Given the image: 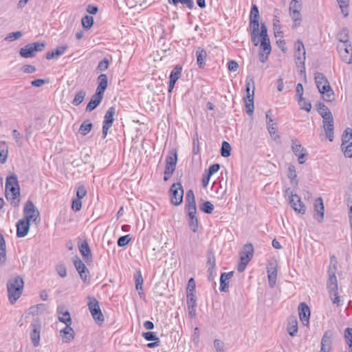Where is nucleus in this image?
<instances>
[{
  "instance_id": "nucleus-1",
  "label": "nucleus",
  "mask_w": 352,
  "mask_h": 352,
  "mask_svg": "<svg viewBox=\"0 0 352 352\" xmlns=\"http://www.w3.org/2000/svg\"><path fill=\"white\" fill-rule=\"evenodd\" d=\"M6 197L13 207H18L20 204V186L16 175H12L6 177Z\"/></svg>"
},
{
  "instance_id": "nucleus-2",
  "label": "nucleus",
  "mask_w": 352,
  "mask_h": 352,
  "mask_svg": "<svg viewBox=\"0 0 352 352\" xmlns=\"http://www.w3.org/2000/svg\"><path fill=\"white\" fill-rule=\"evenodd\" d=\"M186 208L189 217V226L193 232L198 228V219L196 217L197 208L194 192L192 190L187 191L186 195Z\"/></svg>"
},
{
  "instance_id": "nucleus-3",
  "label": "nucleus",
  "mask_w": 352,
  "mask_h": 352,
  "mask_svg": "<svg viewBox=\"0 0 352 352\" xmlns=\"http://www.w3.org/2000/svg\"><path fill=\"white\" fill-rule=\"evenodd\" d=\"M318 113L323 119V128L326 133V137L330 142L333 140V118L331 112L324 104H320Z\"/></svg>"
},
{
  "instance_id": "nucleus-4",
  "label": "nucleus",
  "mask_w": 352,
  "mask_h": 352,
  "mask_svg": "<svg viewBox=\"0 0 352 352\" xmlns=\"http://www.w3.org/2000/svg\"><path fill=\"white\" fill-rule=\"evenodd\" d=\"M315 82L319 92L323 95L324 99L327 102H331L334 99L333 92L324 75L322 73H316Z\"/></svg>"
},
{
  "instance_id": "nucleus-5",
  "label": "nucleus",
  "mask_w": 352,
  "mask_h": 352,
  "mask_svg": "<svg viewBox=\"0 0 352 352\" xmlns=\"http://www.w3.org/2000/svg\"><path fill=\"white\" fill-rule=\"evenodd\" d=\"M254 80L252 76H248L245 80L246 96L244 98L246 112L248 115H252L254 109Z\"/></svg>"
},
{
  "instance_id": "nucleus-6",
  "label": "nucleus",
  "mask_w": 352,
  "mask_h": 352,
  "mask_svg": "<svg viewBox=\"0 0 352 352\" xmlns=\"http://www.w3.org/2000/svg\"><path fill=\"white\" fill-rule=\"evenodd\" d=\"M301 0H292L289 3V14L293 21L292 28L299 27L302 23L300 10L302 9Z\"/></svg>"
},
{
  "instance_id": "nucleus-7",
  "label": "nucleus",
  "mask_w": 352,
  "mask_h": 352,
  "mask_svg": "<svg viewBox=\"0 0 352 352\" xmlns=\"http://www.w3.org/2000/svg\"><path fill=\"white\" fill-rule=\"evenodd\" d=\"M239 254L240 261L238 264L237 270L239 272H242L245 270L247 265L253 258L254 248L252 244L250 243L245 244Z\"/></svg>"
},
{
  "instance_id": "nucleus-8",
  "label": "nucleus",
  "mask_w": 352,
  "mask_h": 352,
  "mask_svg": "<svg viewBox=\"0 0 352 352\" xmlns=\"http://www.w3.org/2000/svg\"><path fill=\"white\" fill-rule=\"evenodd\" d=\"M23 219L37 224L39 221V211L31 200H28L23 208Z\"/></svg>"
},
{
  "instance_id": "nucleus-9",
  "label": "nucleus",
  "mask_w": 352,
  "mask_h": 352,
  "mask_svg": "<svg viewBox=\"0 0 352 352\" xmlns=\"http://www.w3.org/2000/svg\"><path fill=\"white\" fill-rule=\"evenodd\" d=\"M87 306L95 321L98 324L102 323L104 318L101 311L99 302L95 297H87Z\"/></svg>"
},
{
  "instance_id": "nucleus-10",
  "label": "nucleus",
  "mask_w": 352,
  "mask_h": 352,
  "mask_svg": "<svg viewBox=\"0 0 352 352\" xmlns=\"http://www.w3.org/2000/svg\"><path fill=\"white\" fill-rule=\"evenodd\" d=\"M44 47V43L35 42L21 47L19 51V54L21 57L25 58H32L35 56L36 52L43 51Z\"/></svg>"
},
{
  "instance_id": "nucleus-11",
  "label": "nucleus",
  "mask_w": 352,
  "mask_h": 352,
  "mask_svg": "<svg viewBox=\"0 0 352 352\" xmlns=\"http://www.w3.org/2000/svg\"><path fill=\"white\" fill-rule=\"evenodd\" d=\"M170 199L172 204L179 206L184 197V189L180 183L173 184L170 188Z\"/></svg>"
},
{
  "instance_id": "nucleus-12",
  "label": "nucleus",
  "mask_w": 352,
  "mask_h": 352,
  "mask_svg": "<svg viewBox=\"0 0 352 352\" xmlns=\"http://www.w3.org/2000/svg\"><path fill=\"white\" fill-rule=\"evenodd\" d=\"M31 332L30 339L34 346H38L40 344V337L41 331V322L38 317L33 318L30 324Z\"/></svg>"
},
{
  "instance_id": "nucleus-13",
  "label": "nucleus",
  "mask_w": 352,
  "mask_h": 352,
  "mask_svg": "<svg viewBox=\"0 0 352 352\" xmlns=\"http://www.w3.org/2000/svg\"><path fill=\"white\" fill-rule=\"evenodd\" d=\"M287 195H289V203L291 207L295 210V212L299 214H305L306 211V207L302 202L300 197L297 194H294L289 188L285 191Z\"/></svg>"
},
{
  "instance_id": "nucleus-14",
  "label": "nucleus",
  "mask_w": 352,
  "mask_h": 352,
  "mask_svg": "<svg viewBox=\"0 0 352 352\" xmlns=\"http://www.w3.org/2000/svg\"><path fill=\"white\" fill-rule=\"evenodd\" d=\"M295 52H294V58L296 60V63L299 66H301L302 68H305V49L303 43L298 40L294 45Z\"/></svg>"
},
{
  "instance_id": "nucleus-15",
  "label": "nucleus",
  "mask_w": 352,
  "mask_h": 352,
  "mask_svg": "<svg viewBox=\"0 0 352 352\" xmlns=\"http://www.w3.org/2000/svg\"><path fill=\"white\" fill-rule=\"evenodd\" d=\"M337 272V261L335 256L330 258L329 267L327 270L328 279L327 284L329 286H338L337 277L336 276Z\"/></svg>"
},
{
  "instance_id": "nucleus-16",
  "label": "nucleus",
  "mask_w": 352,
  "mask_h": 352,
  "mask_svg": "<svg viewBox=\"0 0 352 352\" xmlns=\"http://www.w3.org/2000/svg\"><path fill=\"white\" fill-rule=\"evenodd\" d=\"M177 160V157L176 153H175L174 155L168 156L166 158V167H165V170L164 173V179L165 181L168 180L169 178L170 177V176L173 175V173L175 169Z\"/></svg>"
},
{
  "instance_id": "nucleus-17",
  "label": "nucleus",
  "mask_w": 352,
  "mask_h": 352,
  "mask_svg": "<svg viewBox=\"0 0 352 352\" xmlns=\"http://www.w3.org/2000/svg\"><path fill=\"white\" fill-rule=\"evenodd\" d=\"M266 118V124L267 131L271 136V138L274 140H277L280 138V135L277 133V126L276 123L273 122V119L272 117V111L269 110L265 113Z\"/></svg>"
},
{
  "instance_id": "nucleus-18",
  "label": "nucleus",
  "mask_w": 352,
  "mask_h": 352,
  "mask_svg": "<svg viewBox=\"0 0 352 352\" xmlns=\"http://www.w3.org/2000/svg\"><path fill=\"white\" fill-rule=\"evenodd\" d=\"M333 332L330 330L326 331L321 339L320 352H331L332 349Z\"/></svg>"
},
{
  "instance_id": "nucleus-19",
  "label": "nucleus",
  "mask_w": 352,
  "mask_h": 352,
  "mask_svg": "<svg viewBox=\"0 0 352 352\" xmlns=\"http://www.w3.org/2000/svg\"><path fill=\"white\" fill-rule=\"evenodd\" d=\"M310 309L305 302H300L298 305V315L300 321L305 326H308L310 318Z\"/></svg>"
},
{
  "instance_id": "nucleus-20",
  "label": "nucleus",
  "mask_w": 352,
  "mask_h": 352,
  "mask_svg": "<svg viewBox=\"0 0 352 352\" xmlns=\"http://www.w3.org/2000/svg\"><path fill=\"white\" fill-rule=\"evenodd\" d=\"M16 236L18 237H24L28 234L29 232L30 227V221L22 218L16 223Z\"/></svg>"
},
{
  "instance_id": "nucleus-21",
  "label": "nucleus",
  "mask_w": 352,
  "mask_h": 352,
  "mask_svg": "<svg viewBox=\"0 0 352 352\" xmlns=\"http://www.w3.org/2000/svg\"><path fill=\"white\" fill-rule=\"evenodd\" d=\"M215 256L212 250H208L207 252V272H208V278L210 281H212L214 280L213 275V270L215 266Z\"/></svg>"
},
{
  "instance_id": "nucleus-22",
  "label": "nucleus",
  "mask_w": 352,
  "mask_h": 352,
  "mask_svg": "<svg viewBox=\"0 0 352 352\" xmlns=\"http://www.w3.org/2000/svg\"><path fill=\"white\" fill-rule=\"evenodd\" d=\"M73 262H74V265L75 266L76 270L79 273L81 278L83 279L84 281H86L87 278L88 277L89 271H88L87 268L86 267L85 265L77 256H76L74 258Z\"/></svg>"
},
{
  "instance_id": "nucleus-23",
  "label": "nucleus",
  "mask_w": 352,
  "mask_h": 352,
  "mask_svg": "<svg viewBox=\"0 0 352 352\" xmlns=\"http://www.w3.org/2000/svg\"><path fill=\"white\" fill-rule=\"evenodd\" d=\"M47 309L45 304L41 303L30 307L28 310L23 315L22 317L27 318L28 316L32 315L34 318L38 317V315L43 314Z\"/></svg>"
},
{
  "instance_id": "nucleus-24",
  "label": "nucleus",
  "mask_w": 352,
  "mask_h": 352,
  "mask_svg": "<svg viewBox=\"0 0 352 352\" xmlns=\"http://www.w3.org/2000/svg\"><path fill=\"white\" fill-rule=\"evenodd\" d=\"M315 217L318 222H322L324 218V205L321 197H318L314 202Z\"/></svg>"
},
{
  "instance_id": "nucleus-25",
  "label": "nucleus",
  "mask_w": 352,
  "mask_h": 352,
  "mask_svg": "<svg viewBox=\"0 0 352 352\" xmlns=\"http://www.w3.org/2000/svg\"><path fill=\"white\" fill-rule=\"evenodd\" d=\"M24 287H8V296L10 302L14 305L21 297Z\"/></svg>"
},
{
  "instance_id": "nucleus-26",
  "label": "nucleus",
  "mask_w": 352,
  "mask_h": 352,
  "mask_svg": "<svg viewBox=\"0 0 352 352\" xmlns=\"http://www.w3.org/2000/svg\"><path fill=\"white\" fill-rule=\"evenodd\" d=\"M60 335L63 342H69L74 339L75 333L71 324H67L64 329L60 331Z\"/></svg>"
},
{
  "instance_id": "nucleus-27",
  "label": "nucleus",
  "mask_w": 352,
  "mask_h": 352,
  "mask_svg": "<svg viewBox=\"0 0 352 352\" xmlns=\"http://www.w3.org/2000/svg\"><path fill=\"white\" fill-rule=\"evenodd\" d=\"M102 98V94L96 91V93L92 96L90 101L87 104L86 107V111L90 112L94 110L101 102Z\"/></svg>"
},
{
  "instance_id": "nucleus-28",
  "label": "nucleus",
  "mask_w": 352,
  "mask_h": 352,
  "mask_svg": "<svg viewBox=\"0 0 352 352\" xmlns=\"http://www.w3.org/2000/svg\"><path fill=\"white\" fill-rule=\"evenodd\" d=\"M196 287H187L186 303L187 305L197 306Z\"/></svg>"
},
{
  "instance_id": "nucleus-29",
  "label": "nucleus",
  "mask_w": 352,
  "mask_h": 352,
  "mask_svg": "<svg viewBox=\"0 0 352 352\" xmlns=\"http://www.w3.org/2000/svg\"><path fill=\"white\" fill-rule=\"evenodd\" d=\"M287 330L291 336H294L298 332V321L295 316L289 318Z\"/></svg>"
},
{
  "instance_id": "nucleus-30",
  "label": "nucleus",
  "mask_w": 352,
  "mask_h": 352,
  "mask_svg": "<svg viewBox=\"0 0 352 352\" xmlns=\"http://www.w3.org/2000/svg\"><path fill=\"white\" fill-rule=\"evenodd\" d=\"M274 12L276 13V14L274 15L273 19V28L274 35L276 37H283V32L281 31L282 27L280 24V20L278 17L279 11L278 10H275Z\"/></svg>"
},
{
  "instance_id": "nucleus-31",
  "label": "nucleus",
  "mask_w": 352,
  "mask_h": 352,
  "mask_svg": "<svg viewBox=\"0 0 352 352\" xmlns=\"http://www.w3.org/2000/svg\"><path fill=\"white\" fill-rule=\"evenodd\" d=\"M67 49V45L58 46L54 50H53L52 52H48L46 54L45 58L47 60H51L54 58H57V57L63 55Z\"/></svg>"
},
{
  "instance_id": "nucleus-32",
  "label": "nucleus",
  "mask_w": 352,
  "mask_h": 352,
  "mask_svg": "<svg viewBox=\"0 0 352 352\" xmlns=\"http://www.w3.org/2000/svg\"><path fill=\"white\" fill-rule=\"evenodd\" d=\"M98 85L96 88V92L100 93L101 94H104V91L107 87L108 80L106 74H100L98 78Z\"/></svg>"
},
{
  "instance_id": "nucleus-33",
  "label": "nucleus",
  "mask_w": 352,
  "mask_h": 352,
  "mask_svg": "<svg viewBox=\"0 0 352 352\" xmlns=\"http://www.w3.org/2000/svg\"><path fill=\"white\" fill-rule=\"evenodd\" d=\"M115 113L116 108L114 107H109L104 115L103 124L111 126L114 121Z\"/></svg>"
},
{
  "instance_id": "nucleus-34",
  "label": "nucleus",
  "mask_w": 352,
  "mask_h": 352,
  "mask_svg": "<svg viewBox=\"0 0 352 352\" xmlns=\"http://www.w3.org/2000/svg\"><path fill=\"white\" fill-rule=\"evenodd\" d=\"M6 245L3 235L0 233V265L6 263Z\"/></svg>"
},
{
  "instance_id": "nucleus-35",
  "label": "nucleus",
  "mask_w": 352,
  "mask_h": 352,
  "mask_svg": "<svg viewBox=\"0 0 352 352\" xmlns=\"http://www.w3.org/2000/svg\"><path fill=\"white\" fill-rule=\"evenodd\" d=\"M207 53L206 50L201 47H198L196 51L197 62L200 68L205 65V59L206 58Z\"/></svg>"
},
{
  "instance_id": "nucleus-36",
  "label": "nucleus",
  "mask_w": 352,
  "mask_h": 352,
  "mask_svg": "<svg viewBox=\"0 0 352 352\" xmlns=\"http://www.w3.org/2000/svg\"><path fill=\"white\" fill-rule=\"evenodd\" d=\"M79 250L85 260L90 261L91 259V250L87 242H84L80 245Z\"/></svg>"
},
{
  "instance_id": "nucleus-37",
  "label": "nucleus",
  "mask_w": 352,
  "mask_h": 352,
  "mask_svg": "<svg viewBox=\"0 0 352 352\" xmlns=\"http://www.w3.org/2000/svg\"><path fill=\"white\" fill-rule=\"evenodd\" d=\"M287 177L290 179L291 183L295 186H298V180L297 179V174L296 172L295 166L290 164L288 168Z\"/></svg>"
},
{
  "instance_id": "nucleus-38",
  "label": "nucleus",
  "mask_w": 352,
  "mask_h": 352,
  "mask_svg": "<svg viewBox=\"0 0 352 352\" xmlns=\"http://www.w3.org/2000/svg\"><path fill=\"white\" fill-rule=\"evenodd\" d=\"M352 143V129L347 128L342 136V146H344L346 144Z\"/></svg>"
},
{
  "instance_id": "nucleus-39",
  "label": "nucleus",
  "mask_w": 352,
  "mask_h": 352,
  "mask_svg": "<svg viewBox=\"0 0 352 352\" xmlns=\"http://www.w3.org/2000/svg\"><path fill=\"white\" fill-rule=\"evenodd\" d=\"M292 148L294 153L296 156L306 153V150L302 147V146L298 142L297 140H292Z\"/></svg>"
},
{
  "instance_id": "nucleus-40",
  "label": "nucleus",
  "mask_w": 352,
  "mask_h": 352,
  "mask_svg": "<svg viewBox=\"0 0 352 352\" xmlns=\"http://www.w3.org/2000/svg\"><path fill=\"white\" fill-rule=\"evenodd\" d=\"M338 287H332L329 291L331 300L333 304L340 305V297L338 295Z\"/></svg>"
},
{
  "instance_id": "nucleus-41",
  "label": "nucleus",
  "mask_w": 352,
  "mask_h": 352,
  "mask_svg": "<svg viewBox=\"0 0 352 352\" xmlns=\"http://www.w3.org/2000/svg\"><path fill=\"white\" fill-rule=\"evenodd\" d=\"M24 282L20 276L16 275L11 277L6 286H23Z\"/></svg>"
},
{
  "instance_id": "nucleus-42",
  "label": "nucleus",
  "mask_w": 352,
  "mask_h": 352,
  "mask_svg": "<svg viewBox=\"0 0 352 352\" xmlns=\"http://www.w3.org/2000/svg\"><path fill=\"white\" fill-rule=\"evenodd\" d=\"M92 127V124L89 120H85L81 124L79 128V132L80 134L85 135L90 132Z\"/></svg>"
},
{
  "instance_id": "nucleus-43",
  "label": "nucleus",
  "mask_w": 352,
  "mask_h": 352,
  "mask_svg": "<svg viewBox=\"0 0 352 352\" xmlns=\"http://www.w3.org/2000/svg\"><path fill=\"white\" fill-rule=\"evenodd\" d=\"M268 280L270 286L276 284V280L277 277V270L275 267L267 268Z\"/></svg>"
},
{
  "instance_id": "nucleus-44",
  "label": "nucleus",
  "mask_w": 352,
  "mask_h": 352,
  "mask_svg": "<svg viewBox=\"0 0 352 352\" xmlns=\"http://www.w3.org/2000/svg\"><path fill=\"white\" fill-rule=\"evenodd\" d=\"M233 274V272L221 274L220 277V286H228L229 280L232 278Z\"/></svg>"
},
{
  "instance_id": "nucleus-45",
  "label": "nucleus",
  "mask_w": 352,
  "mask_h": 352,
  "mask_svg": "<svg viewBox=\"0 0 352 352\" xmlns=\"http://www.w3.org/2000/svg\"><path fill=\"white\" fill-rule=\"evenodd\" d=\"M85 96H86V92L84 90L79 91L76 94V96L72 101V104L75 106L79 105L83 101Z\"/></svg>"
},
{
  "instance_id": "nucleus-46",
  "label": "nucleus",
  "mask_w": 352,
  "mask_h": 352,
  "mask_svg": "<svg viewBox=\"0 0 352 352\" xmlns=\"http://www.w3.org/2000/svg\"><path fill=\"white\" fill-rule=\"evenodd\" d=\"M230 153H231V146H230V144L226 141H223L222 142V145H221V155L224 157H227L230 155Z\"/></svg>"
},
{
  "instance_id": "nucleus-47",
  "label": "nucleus",
  "mask_w": 352,
  "mask_h": 352,
  "mask_svg": "<svg viewBox=\"0 0 352 352\" xmlns=\"http://www.w3.org/2000/svg\"><path fill=\"white\" fill-rule=\"evenodd\" d=\"M168 2L170 4L175 6L179 3H181L182 4L186 5V6L190 10L194 8V2L192 0H168Z\"/></svg>"
},
{
  "instance_id": "nucleus-48",
  "label": "nucleus",
  "mask_w": 352,
  "mask_h": 352,
  "mask_svg": "<svg viewBox=\"0 0 352 352\" xmlns=\"http://www.w3.org/2000/svg\"><path fill=\"white\" fill-rule=\"evenodd\" d=\"M182 67L176 65L170 72V79L177 81L181 76Z\"/></svg>"
},
{
  "instance_id": "nucleus-49",
  "label": "nucleus",
  "mask_w": 352,
  "mask_h": 352,
  "mask_svg": "<svg viewBox=\"0 0 352 352\" xmlns=\"http://www.w3.org/2000/svg\"><path fill=\"white\" fill-rule=\"evenodd\" d=\"M298 103L299 106L300 107L301 109H303L307 112H309L311 109V104L310 102L308 100H306L305 98H298Z\"/></svg>"
},
{
  "instance_id": "nucleus-50",
  "label": "nucleus",
  "mask_w": 352,
  "mask_h": 352,
  "mask_svg": "<svg viewBox=\"0 0 352 352\" xmlns=\"http://www.w3.org/2000/svg\"><path fill=\"white\" fill-rule=\"evenodd\" d=\"M81 22L83 28L88 30L94 24V18L91 16L86 15L82 17Z\"/></svg>"
},
{
  "instance_id": "nucleus-51",
  "label": "nucleus",
  "mask_w": 352,
  "mask_h": 352,
  "mask_svg": "<svg viewBox=\"0 0 352 352\" xmlns=\"http://www.w3.org/2000/svg\"><path fill=\"white\" fill-rule=\"evenodd\" d=\"M260 52H263L267 54H270L271 52V45L270 39L268 40H261Z\"/></svg>"
},
{
  "instance_id": "nucleus-52",
  "label": "nucleus",
  "mask_w": 352,
  "mask_h": 352,
  "mask_svg": "<svg viewBox=\"0 0 352 352\" xmlns=\"http://www.w3.org/2000/svg\"><path fill=\"white\" fill-rule=\"evenodd\" d=\"M12 137L15 140L16 146L21 147L23 144L22 135L16 129H14L12 131Z\"/></svg>"
},
{
  "instance_id": "nucleus-53",
  "label": "nucleus",
  "mask_w": 352,
  "mask_h": 352,
  "mask_svg": "<svg viewBox=\"0 0 352 352\" xmlns=\"http://www.w3.org/2000/svg\"><path fill=\"white\" fill-rule=\"evenodd\" d=\"M259 11L256 5H253L250 14V21H259Z\"/></svg>"
},
{
  "instance_id": "nucleus-54",
  "label": "nucleus",
  "mask_w": 352,
  "mask_h": 352,
  "mask_svg": "<svg viewBox=\"0 0 352 352\" xmlns=\"http://www.w3.org/2000/svg\"><path fill=\"white\" fill-rule=\"evenodd\" d=\"M344 338L349 349L352 348V328L348 327L344 330Z\"/></svg>"
},
{
  "instance_id": "nucleus-55",
  "label": "nucleus",
  "mask_w": 352,
  "mask_h": 352,
  "mask_svg": "<svg viewBox=\"0 0 352 352\" xmlns=\"http://www.w3.org/2000/svg\"><path fill=\"white\" fill-rule=\"evenodd\" d=\"M200 208L205 213L211 214L214 210V206L210 201H206L203 203Z\"/></svg>"
},
{
  "instance_id": "nucleus-56",
  "label": "nucleus",
  "mask_w": 352,
  "mask_h": 352,
  "mask_svg": "<svg viewBox=\"0 0 352 352\" xmlns=\"http://www.w3.org/2000/svg\"><path fill=\"white\" fill-rule=\"evenodd\" d=\"M56 271L58 273V274L62 278H64L67 276V268L65 264L63 263L57 264L56 266Z\"/></svg>"
},
{
  "instance_id": "nucleus-57",
  "label": "nucleus",
  "mask_w": 352,
  "mask_h": 352,
  "mask_svg": "<svg viewBox=\"0 0 352 352\" xmlns=\"http://www.w3.org/2000/svg\"><path fill=\"white\" fill-rule=\"evenodd\" d=\"M251 34H259V21H250Z\"/></svg>"
},
{
  "instance_id": "nucleus-58",
  "label": "nucleus",
  "mask_w": 352,
  "mask_h": 352,
  "mask_svg": "<svg viewBox=\"0 0 352 352\" xmlns=\"http://www.w3.org/2000/svg\"><path fill=\"white\" fill-rule=\"evenodd\" d=\"M131 239L129 234L120 236L118 240V245L119 247H124Z\"/></svg>"
},
{
  "instance_id": "nucleus-59",
  "label": "nucleus",
  "mask_w": 352,
  "mask_h": 352,
  "mask_svg": "<svg viewBox=\"0 0 352 352\" xmlns=\"http://www.w3.org/2000/svg\"><path fill=\"white\" fill-rule=\"evenodd\" d=\"M58 320L60 322L65 323L66 325H67V324H72V318L68 311H66L65 313H63L62 316H59Z\"/></svg>"
},
{
  "instance_id": "nucleus-60",
  "label": "nucleus",
  "mask_w": 352,
  "mask_h": 352,
  "mask_svg": "<svg viewBox=\"0 0 352 352\" xmlns=\"http://www.w3.org/2000/svg\"><path fill=\"white\" fill-rule=\"evenodd\" d=\"M214 347L216 352H224L225 351V344L223 342L219 339H215L214 340Z\"/></svg>"
},
{
  "instance_id": "nucleus-61",
  "label": "nucleus",
  "mask_w": 352,
  "mask_h": 352,
  "mask_svg": "<svg viewBox=\"0 0 352 352\" xmlns=\"http://www.w3.org/2000/svg\"><path fill=\"white\" fill-rule=\"evenodd\" d=\"M339 41L342 43V44H347L349 41L348 36V30L346 29H343L342 32L339 34Z\"/></svg>"
},
{
  "instance_id": "nucleus-62",
  "label": "nucleus",
  "mask_w": 352,
  "mask_h": 352,
  "mask_svg": "<svg viewBox=\"0 0 352 352\" xmlns=\"http://www.w3.org/2000/svg\"><path fill=\"white\" fill-rule=\"evenodd\" d=\"M21 36H22V32L20 31H17V32H11V33L8 34L5 39L8 40V41H12L19 39Z\"/></svg>"
},
{
  "instance_id": "nucleus-63",
  "label": "nucleus",
  "mask_w": 352,
  "mask_h": 352,
  "mask_svg": "<svg viewBox=\"0 0 352 352\" xmlns=\"http://www.w3.org/2000/svg\"><path fill=\"white\" fill-rule=\"evenodd\" d=\"M109 62L107 58H104L102 60H101L98 66H97V70L99 72H103L107 69L109 67Z\"/></svg>"
},
{
  "instance_id": "nucleus-64",
  "label": "nucleus",
  "mask_w": 352,
  "mask_h": 352,
  "mask_svg": "<svg viewBox=\"0 0 352 352\" xmlns=\"http://www.w3.org/2000/svg\"><path fill=\"white\" fill-rule=\"evenodd\" d=\"M135 286H142L143 284V278L140 271H136L133 274Z\"/></svg>"
}]
</instances>
